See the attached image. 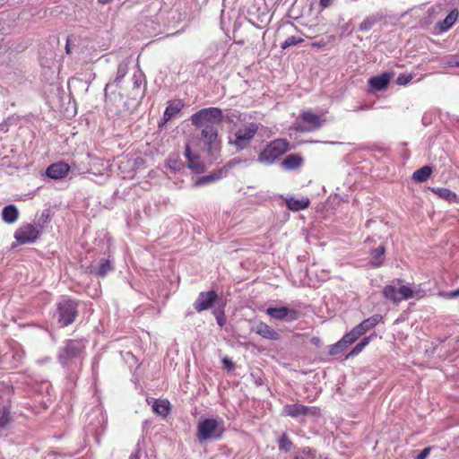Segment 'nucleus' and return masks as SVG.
Masks as SVG:
<instances>
[{"instance_id": "6", "label": "nucleus", "mask_w": 459, "mask_h": 459, "mask_svg": "<svg viewBox=\"0 0 459 459\" xmlns=\"http://www.w3.org/2000/svg\"><path fill=\"white\" fill-rule=\"evenodd\" d=\"M85 344L83 340H67L65 347L59 354L60 361L66 363L68 360L79 357L84 352Z\"/></svg>"}, {"instance_id": "46", "label": "nucleus", "mask_w": 459, "mask_h": 459, "mask_svg": "<svg viewBox=\"0 0 459 459\" xmlns=\"http://www.w3.org/2000/svg\"><path fill=\"white\" fill-rule=\"evenodd\" d=\"M125 71L122 70L121 67L118 68L117 70V80L119 78V77H123L125 75Z\"/></svg>"}, {"instance_id": "22", "label": "nucleus", "mask_w": 459, "mask_h": 459, "mask_svg": "<svg viewBox=\"0 0 459 459\" xmlns=\"http://www.w3.org/2000/svg\"><path fill=\"white\" fill-rule=\"evenodd\" d=\"M432 174V168L429 165L423 166L412 174V180L418 183L427 181Z\"/></svg>"}, {"instance_id": "32", "label": "nucleus", "mask_w": 459, "mask_h": 459, "mask_svg": "<svg viewBox=\"0 0 459 459\" xmlns=\"http://www.w3.org/2000/svg\"><path fill=\"white\" fill-rule=\"evenodd\" d=\"M180 111V108L174 104H169L163 114V119L167 122Z\"/></svg>"}, {"instance_id": "28", "label": "nucleus", "mask_w": 459, "mask_h": 459, "mask_svg": "<svg viewBox=\"0 0 459 459\" xmlns=\"http://www.w3.org/2000/svg\"><path fill=\"white\" fill-rule=\"evenodd\" d=\"M364 335L359 328L356 325L354 326L350 332L346 333L342 337V340L343 342H345L348 346L354 343L359 337Z\"/></svg>"}, {"instance_id": "42", "label": "nucleus", "mask_w": 459, "mask_h": 459, "mask_svg": "<svg viewBox=\"0 0 459 459\" xmlns=\"http://www.w3.org/2000/svg\"><path fill=\"white\" fill-rule=\"evenodd\" d=\"M222 363L224 365V368H227L228 370H230L233 368V363L230 359L224 358L222 359Z\"/></svg>"}, {"instance_id": "23", "label": "nucleus", "mask_w": 459, "mask_h": 459, "mask_svg": "<svg viewBox=\"0 0 459 459\" xmlns=\"http://www.w3.org/2000/svg\"><path fill=\"white\" fill-rule=\"evenodd\" d=\"M224 171H225L224 169H220L219 170L214 171V172L211 173L210 175L200 177L195 181V186H198L206 185L209 183L215 182L222 177Z\"/></svg>"}, {"instance_id": "5", "label": "nucleus", "mask_w": 459, "mask_h": 459, "mask_svg": "<svg viewBox=\"0 0 459 459\" xmlns=\"http://www.w3.org/2000/svg\"><path fill=\"white\" fill-rule=\"evenodd\" d=\"M258 123L251 122L240 126L235 133V139L232 142L238 151H241L247 147L250 142L259 130Z\"/></svg>"}, {"instance_id": "27", "label": "nucleus", "mask_w": 459, "mask_h": 459, "mask_svg": "<svg viewBox=\"0 0 459 459\" xmlns=\"http://www.w3.org/2000/svg\"><path fill=\"white\" fill-rule=\"evenodd\" d=\"M457 17L458 13L456 11H452L449 14H447L442 22L437 23L440 31H446L449 30L455 22Z\"/></svg>"}, {"instance_id": "4", "label": "nucleus", "mask_w": 459, "mask_h": 459, "mask_svg": "<svg viewBox=\"0 0 459 459\" xmlns=\"http://www.w3.org/2000/svg\"><path fill=\"white\" fill-rule=\"evenodd\" d=\"M223 432V422H219L215 419H205L197 424L196 437L200 442L211 438L221 439Z\"/></svg>"}, {"instance_id": "13", "label": "nucleus", "mask_w": 459, "mask_h": 459, "mask_svg": "<svg viewBox=\"0 0 459 459\" xmlns=\"http://www.w3.org/2000/svg\"><path fill=\"white\" fill-rule=\"evenodd\" d=\"M255 332L268 340L277 341L280 339L279 333L264 322H259L255 325Z\"/></svg>"}, {"instance_id": "50", "label": "nucleus", "mask_w": 459, "mask_h": 459, "mask_svg": "<svg viewBox=\"0 0 459 459\" xmlns=\"http://www.w3.org/2000/svg\"><path fill=\"white\" fill-rule=\"evenodd\" d=\"M294 459H303V458H300V457H299V456H296Z\"/></svg>"}, {"instance_id": "17", "label": "nucleus", "mask_w": 459, "mask_h": 459, "mask_svg": "<svg viewBox=\"0 0 459 459\" xmlns=\"http://www.w3.org/2000/svg\"><path fill=\"white\" fill-rule=\"evenodd\" d=\"M385 247L384 245H380L377 248L370 251L371 260L370 265L374 268L380 267L384 264Z\"/></svg>"}, {"instance_id": "18", "label": "nucleus", "mask_w": 459, "mask_h": 459, "mask_svg": "<svg viewBox=\"0 0 459 459\" xmlns=\"http://www.w3.org/2000/svg\"><path fill=\"white\" fill-rule=\"evenodd\" d=\"M310 204V201L307 197H303L301 199H297L294 197H290L286 199V205L289 210L292 212H299L304 209H307Z\"/></svg>"}, {"instance_id": "47", "label": "nucleus", "mask_w": 459, "mask_h": 459, "mask_svg": "<svg viewBox=\"0 0 459 459\" xmlns=\"http://www.w3.org/2000/svg\"><path fill=\"white\" fill-rule=\"evenodd\" d=\"M97 1L100 4L105 5V4L111 3L113 0H97Z\"/></svg>"}, {"instance_id": "1", "label": "nucleus", "mask_w": 459, "mask_h": 459, "mask_svg": "<svg viewBox=\"0 0 459 459\" xmlns=\"http://www.w3.org/2000/svg\"><path fill=\"white\" fill-rule=\"evenodd\" d=\"M222 121V110L214 107L202 108L191 116L192 124L202 128L201 138L204 142L207 153L212 157L211 162L218 160L221 150L218 127Z\"/></svg>"}, {"instance_id": "2", "label": "nucleus", "mask_w": 459, "mask_h": 459, "mask_svg": "<svg viewBox=\"0 0 459 459\" xmlns=\"http://www.w3.org/2000/svg\"><path fill=\"white\" fill-rule=\"evenodd\" d=\"M290 150V143L283 138H278L268 143L258 155V161L264 164H273Z\"/></svg>"}, {"instance_id": "3", "label": "nucleus", "mask_w": 459, "mask_h": 459, "mask_svg": "<svg viewBox=\"0 0 459 459\" xmlns=\"http://www.w3.org/2000/svg\"><path fill=\"white\" fill-rule=\"evenodd\" d=\"M78 302L64 299L56 304L57 322L64 328L72 325L78 316Z\"/></svg>"}, {"instance_id": "21", "label": "nucleus", "mask_w": 459, "mask_h": 459, "mask_svg": "<svg viewBox=\"0 0 459 459\" xmlns=\"http://www.w3.org/2000/svg\"><path fill=\"white\" fill-rule=\"evenodd\" d=\"M303 163V158L299 154H290L282 161L281 165L286 169H297Z\"/></svg>"}, {"instance_id": "8", "label": "nucleus", "mask_w": 459, "mask_h": 459, "mask_svg": "<svg viewBox=\"0 0 459 459\" xmlns=\"http://www.w3.org/2000/svg\"><path fill=\"white\" fill-rule=\"evenodd\" d=\"M266 314L273 319L290 323L296 321L299 317L298 310L286 306L268 307L266 309Z\"/></svg>"}, {"instance_id": "7", "label": "nucleus", "mask_w": 459, "mask_h": 459, "mask_svg": "<svg viewBox=\"0 0 459 459\" xmlns=\"http://www.w3.org/2000/svg\"><path fill=\"white\" fill-rule=\"evenodd\" d=\"M40 234L37 226L27 223L18 228L14 233V238L19 244H28L36 241Z\"/></svg>"}, {"instance_id": "19", "label": "nucleus", "mask_w": 459, "mask_h": 459, "mask_svg": "<svg viewBox=\"0 0 459 459\" xmlns=\"http://www.w3.org/2000/svg\"><path fill=\"white\" fill-rule=\"evenodd\" d=\"M383 320V316L379 314L373 315L372 316L364 319L361 323L357 325L361 333L365 334L368 331L373 329Z\"/></svg>"}, {"instance_id": "34", "label": "nucleus", "mask_w": 459, "mask_h": 459, "mask_svg": "<svg viewBox=\"0 0 459 459\" xmlns=\"http://www.w3.org/2000/svg\"><path fill=\"white\" fill-rule=\"evenodd\" d=\"M303 42V39L302 38H297L295 36H290L289 38H287L281 44V48L282 49H286L291 46H295L297 44H299Z\"/></svg>"}, {"instance_id": "36", "label": "nucleus", "mask_w": 459, "mask_h": 459, "mask_svg": "<svg viewBox=\"0 0 459 459\" xmlns=\"http://www.w3.org/2000/svg\"><path fill=\"white\" fill-rule=\"evenodd\" d=\"M305 410H306V411H304V416L309 415V416L316 417V418L321 416V410L319 407H316V406L308 407V406L305 405Z\"/></svg>"}, {"instance_id": "31", "label": "nucleus", "mask_w": 459, "mask_h": 459, "mask_svg": "<svg viewBox=\"0 0 459 459\" xmlns=\"http://www.w3.org/2000/svg\"><path fill=\"white\" fill-rule=\"evenodd\" d=\"M292 442L286 433H283L279 439V449L288 452L291 449Z\"/></svg>"}, {"instance_id": "41", "label": "nucleus", "mask_w": 459, "mask_h": 459, "mask_svg": "<svg viewBox=\"0 0 459 459\" xmlns=\"http://www.w3.org/2000/svg\"><path fill=\"white\" fill-rule=\"evenodd\" d=\"M431 447H425L418 455V459H425L430 453Z\"/></svg>"}, {"instance_id": "33", "label": "nucleus", "mask_w": 459, "mask_h": 459, "mask_svg": "<svg viewBox=\"0 0 459 459\" xmlns=\"http://www.w3.org/2000/svg\"><path fill=\"white\" fill-rule=\"evenodd\" d=\"M398 293L401 298V301L403 299L406 300V299H411L414 296V291L412 290V289L411 287H409L407 285L401 286L398 289Z\"/></svg>"}, {"instance_id": "20", "label": "nucleus", "mask_w": 459, "mask_h": 459, "mask_svg": "<svg viewBox=\"0 0 459 459\" xmlns=\"http://www.w3.org/2000/svg\"><path fill=\"white\" fill-rule=\"evenodd\" d=\"M304 411H306V410L305 405L303 404H286L283 407L282 415L291 418H298L299 416H304Z\"/></svg>"}, {"instance_id": "15", "label": "nucleus", "mask_w": 459, "mask_h": 459, "mask_svg": "<svg viewBox=\"0 0 459 459\" xmlns=\"http://www.w3.org/2000/svg\"><path fill=\"white\" fill-rule=\"evenodd\" d=\"M154 413L166 419L171 411L170 403L167 399H157L152 404Z\"/></svg>"}, {"instance_id": "48", "label": "nucleus", "mask_w": 459, "mask_h": 459, "mask_svg": "<svg viewBox=\"0 0 459 459\" xmlns=\"http://www.w3.org/2000/svg\"><path fill=\"white\" fill-rule=\"evenodd\" d=\"M65 51H66V53H67V54H70V53H71V48H70V45H69V40H67V42H66Z\"/></svg>"}, {"instance_id": "16", "label": "nucleus", "mask_w": 459, "mask_h": 459, "mask_svg": "<svg viewBox=\"0 0 459 459\" xmlns=\"http://www.w3.org/2000/svg\"><path fill=\"white\" fill-rule=\"evenodd\" d=\"M430 191L439 198L450 203L459 204V197L452 190L445 187H430Z\"/></svg>"}, {"instance_id": "26", "label": "nucleus", "mask_w": 459, "mask_h": 459, "mask_svg": "<svg viewBox=\"0 0 459 459\" xmlns=\"http://www.w3.org/2000/svg\"><path fill=\"white\" fill-rule=\"evenodd\" d=\"M114 270V266L109 259H102L100 260V266L97 270L92 273L98 277H105L108 273Z\"/></svg>"}, {"instance_id": "11", "label": "nucleus", "mask_w": 459, "mask_h": 459, "mask_svg": "<svg viewBox=\"0 0 459 459\" xmlns=\"http://www.w3.org/2000/svg\"><path fill=\"white\" fill-rule=\"evenodd\" d=\"M185 157L186 159L187 167L196 174L204 173L205 166L201 160L198 154H194L191 152L190 146L186 144L185 148Z\"/></svg>"}, {"instance_id": "37", "label": "nucleus", "mask_w": 459, "mask_h": 459, "mask_svg": "<svg viewBox=\"0 0 459 459\" xmlns=\"http://www.w3.org/2000/svg\"><path fill=\"white\" fill-rule=\"evenodd\" d=\"M445 65L447 67H459V56H451L445 61Z\"/></svg>"}, {"instance_id": "12", "label": "nucleus", "mask_w": 459, "mask_h": 459, "mask_svg": "<svg viewBox=\"0 0 459 459\" xmlns=\"http://www.w3.org/2000/svg\"><path fill=\"white\" fill-rule=\"evenodd\" d=\"M69 171V164L59 161L48 166L46 170V175L52 179H63L68 175Z\"/></svg>"}, {"instance_id": "40", "label": "nucleus", "mask_w": 459, "mask_h": 459, "mask_svg": "<svg viewBox=\"0 0 459 459\" xmlns=\"http://www.w3.org/2000/svg\"><path fill=\"white\" fill-rule=\"evenodd\" d=\"M377 336L376 333H371L370 335L364 337L359 342L364 346H368L370 342V341Z\"/></svg>"}, {"instance_id": "29", "label": "nucleus", "mask_w": 459, "mask_h": 459, "mask_svg": "<svg viewBox=\"0 0 459 459\" xmlns=\"http://www.w3.org/2000/svg\"><path fill=\"white\" fill-rule=\"evenodd\" d=\"M349 346L341 339L330 347L329 354L336 356L342 354Z\"/></svg>"}, {"instance_id": "43", "label": "nucleus", "mask_w": 459, "mask_h": 459, "mask_svg": "<svg viewBox=\"0 0 459 459\" xmlns=\"http://www.w3.org/2000/svg\"><path fill=\"white\" fill-rule=\"evenodd\" d=\"M445 296L447 299H455V298L459 297V288L455 290L446 293Z\"/></svg>"}, {"instance_id": "49", "label": "nucleus", "mask_w": 459, "mask_h": 459, "mask_svg": "<svg viewBox=\"0 0 459 459\" xmlns=\"http://www.w3.org/2000/svg\"><path fill=\"white\" fill-rule=\"evenodd\" d=\"M312 342H313L315 344H317V343L320 342V340H319V338H317V337H314V338L312 339Z\"/></svg>"}, {"instance_id": "9", "label": "nucleus", "mask_w": 459, "mask_h": 459, "mask_svg": "<svg viewBox=\"0 0 459 459\" xmlns=\"http://www.w3.org/2000/svg\"><path fill=\"white\" fill-rule=\"evenodd\" d=\"M218 299V294L215 290L202 291L193 304L196 312L200 313L212 308Z\"/></svg>"}, {"instance_id": "35", "label": "nucleus", "mask_w": 459, "mask_h": 459, "mask_svg": "<svg viewBox=\"0 0 459 459\" xmlns=\"http://www.w3.org/2000/svg\"><path fill=\"white\" fill-rule=\"evenodd\" d=\"M212 314L214 315L218 325L221 327H222L225 325V323H226V317H225L224 309H221V310L215 309L212 312Z\"/></svg>"}, {"instance_id": "44", "label": "nucleus", "mask_w": 459, "mask_h": 459, "mask_svg": "<svg viewBox=\"0 0 459 459\" xmlns=\"http://www.w3.org/2000/svg\"><path fill=\"white\" fill-rule=\"evenodd\" d=\"M333 0H319V4L323 8H327L333 4Z\"/></svg>"}, {"instance_id": "25", "label": "nucleus", "mask_w": 459, "mask_h": 459, "mask_svg": "<svg viewBox=\"0 0 459 459\" xmlns=\"http://www.w3.org/2000/svg\"><path fill=\"white\" fill-rule=\"evenodd\" d=\"M383 296L395 304L401 302L398 290L394 285H386L383 289Z\"/></svg>"}, {"instance_id": "14", "label": "nucleus", "mask_w": 459, "mask_h": 459, "mask_svg": "<svg viewBox=\"0 0 459 459\" xmlns=\"http://www.w3.org/2000/svg\"><path fill=\"white\" fill-rule=\"evenodd\" d=\"M391 76L387 73H384L378 76H373L368 80L369 86L376 91L385 90L390 82Z\"/></svg>"}, {"instance_id": "24", "label": "nucleus", "mask_w": 459, "mask_h": 459, "mask_svg": "<svg viewBox=\"0 0 459 459\" xmlns=\"http://www.w3.org/2000/svg\"><path fill=\"white\" fill-rule=\"evenodd\" d=\"M18 210L13 204H9L3 209L2 219L9 224L15 222L18 220Z\"/></svg>"}, {"instance_id": "38", "label": "nucleus", "mask_w": 459, "mask_h": 459, "mask_svg": "<svg viewBox=\"0 0 459 459\" xmlns=\"http://www.w3.org/2000/svg\"><path fill=\"white\" fill-rule=\"evenodd\" d=\"M364 350V346L359 342L356 344L351 351L346 355V359L359 355Z\"/></svg>"}, {"instance_id": "39", "label": "nucleus", "mask_w": 459, "mask_h": 459, "mask_svg": "<svg viewBox=\"0 0 459 459\" xmlns=\"http://www.w3.org/2000/svg\"><path fill=\"white\" fill-rule=\"evenodd\" d=\"M374 23V21L373 20H370V19H366L364 20L360 25H359V29L361 30H368L369 29H371L372 25Z\"/></svg>"}, {"instance_id": "30", "label": "nucleus", "mask_w": 459, "mask_h": 459, "mask_svg": "<svg viewBox=\"0 0 459 459\" xmlns=\"http://www.w3.org/2000/svg\"><path fill=\"white\" fill-rule=\"evenodd\" d=\"M12 417L10 411L6 407L0 409V428L6 427L11 422Z\"/></svg>"}, {"instance_id": "10", "label": "nucleus", "mask_w": 459, "mask_h": 459, "mask_svg": "<svg viewBox=\"0 0 459 459\" xmlns=\"http://www.w3.org/2000/svg\"><path fill=\"white\" fill-rule=\"evenodd\" d=\"M325 113L323 112L320 115H316L310 110H304L300 113V119L308 124V128H299V131H313L319 129L325 123Z\"/></svg>"}, {"instance_id": "45", "label": "nucleus", "mask_w": 459, "mask_h": 459, "mask_svg": "<svg viewBox=\"0 0 459 459\" xmlns=\"http://www.w3.org/2000/svg\"><path fill=\"white\" fill-rule=\"evenodd\" d=\"M411 80V76L410 77H404V76H399L397 79V82L399 84H405L409 82Z\"/></svg>"}]
</instances>
